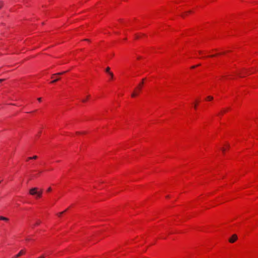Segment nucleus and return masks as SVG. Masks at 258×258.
I'll return each instance as SVG.
<instances>
[{"mask_svg": "<svg viewBox=\"0 0 258 258\" xmlns=\"http://www.w3.org/2000/svg\"><path fill=\"white\" fill-rule=\"evenodd\" d=\"M228 110V109H223L221 110V114H224L225 113H226Z\"/></svg>", "mask_w": 258, "mask_h": 258, "instance_id": "4468645a", "label": "nucleus"}, {"mask_svg": "<svg viewBox=\"0 0 258 258\" xmlns=\"http://www.w3.org/2000/svg\"><path fill=\"white\" fill-rule=\"evenodd\" d=\"M110 69L109 67H107L105 70V72L108 74H109L110 73H112L110 71Z\"/></svg>", "mask_w": 258, "mask_h": 258, "instance_id": "ddd939ff", "label": "nucleus"}, {"mask_svg": "<svg viewBox=\"0 0 258 258\" xmlns=\"http://www.w3.org/2000/svg\"><path fill=\"white\" fill-rule=\"evenodd\" d=\"M67 72V71H64V72L58 73L54 74L52 75L51 76V79H54V80L53 81H52L50 82V83L53 84V83L56 82L57 81H58V80H59L60 79L59 77L55 78V77L63 75V74H65Z\"/></svg>", "mask_w": 258, "mask_h": 258, "instance_id": "7ed1b4c3", "label": "nucleus"}, {"mask_svg": "<svg viewBox=\"0 0 258 258\" xmlns=\"http://www.w3.org/2000/svg\"><path fill=\"white\" fill-rule=\"evenodd\" d=\"M19 256H17V254H16V255L14 256L13 257H12V258H18Z\"/></svg>", "mask_w": 258, "mask_h": 258, "instance_id": "b1692460", "label": "nucleus"}, {"mask_svg": "<svg viewBox=\"0 0 258 258\" xmlns=\"http://www.w3.org/2000/svg\"><path fill=\"white\" fill-rule=\"evenodd\" d=\"M29 240V239H28V238H27V239H26V240H27V241H28Z\"/></svg>", "mask_w": 258, "mask_h": 258, "instance_id": "c85d7f7f", "label": "nucleus"}, {"mask_svg": "<svg viewBox=\"0 0 258 258\" xmlns=\"http://www.w3.org/2000/svg\"><path fill=\"white\" fill-rule=\"evenodd\" d=\"M51 190H52V188L50 187H49V188H48V189H47L46 191H47V192H50Z\"/></svg>", "mask_w": 258, "mask_h": 258, "instance_id": "6ab92c4d", "label": "nucleus"}, {"mask_svg": "<svg viewBox=\"0 0 258 258\" xmlns=\"http://www.w3.org/2000/svg\"><path fill=\"white\" fill-rule=\"evenodd\" d=\"M4 6V3L3 2H0V9H2Z\"/></svg>", "mask_w": 258, "mask_h": 258, "instance_id": "a211bd4d", "label": "nucleus"}, {"mask_svg": "<svg viewBox=\"0 0 258 258\" xmlns=\"http://www.w3.org/2000/svg\"><path fill=\"white\" fill-rule=\"evenodd\" d=\"M0 220H3L5 221H8L9 219L7 217H3V216H0Z\"/></svg>", "mask_w": 258, "mask_h": 258, "instance_id": "9d476101", "label": "nucleus"}, {"mask_svg": "<svg viewBox=\"0 0 258 258\" xmlns=\"http://www.w3.org/2000/svg\"><path fill=\"white\" fill-rule=\"evenodd\" d=\"M108 75L109 76V81H112L113 79V77H114L113 73L112 72Z\"/></svg>", "mask_w": 258, "mask_h": 258, "instance_id": "9b49d317", "label": "nucleus"}, {"mask_svg": "<svg viewBox=\"0 0 258 258\" xmlns=\"http://www.w3.org/2000/svg\"><path fill=\"white\" fill-rule=\"evenodd\" d=\"M198 103H199V101H197L196 102L195 104L194 108H195V109H197V105H198Z\"/></svg>", "mask_w": 258, "mask_h": 258, "instance_id": "2eb2a0df", "label": "nucleus"}, {"mask_svg": "<svg viewBox=\"0 0 258 258\" xmlns=\"http://www.w3.org/2000/svg\"><path fill=\"white\" fill-rule=\"evenodd\" d=\"M45 255H41L40 256L38 257V258H45Z\"/></svg>", "mask_w": 258, "mask_h": 258, "instance_id": "412c9836", "label": "nucleus"}, {"mask_svg": "<svg viewBox=\"0 0 258 258\" xmlns=\"http://www.w3.org/2000/svg\"><path fill=\"white\" fill-rule=\"evenodd\" d=\"M229 148V145H226L225 146V147H223L222 148V152L223 153H225V151L227 150V149H228Z\"/></svg>", "mask_w": 258, "mask_h": 258, "instance_id": "0eeeda50", "label": "nucleus"}, {"mask_svg": "<svg viewBox=\"0 0 258 258\" xmlns=\"http://www.w3.org/2000/svg\"><path fill=\"white\" fill-rule=\"evenodd\" d=\"M199 53H200V54H201L202 53V51H199Z\"/></svg>", "mask_w": 258, "mask_h": 258, "instance_id": "cd10ccee", "label": "nucleus"}, {"mask_svg": "<svg viewBox=\"0 0 258 258\" xmlns=\"http://www.w3.org/2000/svg\"><path fill=\"white\" fill-rule=\"evenodd\" d=\"M38 158V156L36 155L33 156V157H31V159L33 160H36Z\"/></svg>", "mask_w": 258, "mask_h": 258, "instance_id": "dca6fc26", "label": "nucleus"}, {"mask_svg": "<svg viewBox=\"0 0 258 258\" xmlns=\"http://www.w3.org/2000/svg\"><path fill=\"white\" fill-rule=\"evenodd\" d=\"M26 253V250L25 249H22L18 254L17 256H21Z\"/></svg>", "mask_w": 258, "mask_h": 258, "instance_id": "39448f33", "label": "nucleus"}, {"mask_svg": "<svg viewBox=\"0 0 258 258\" xmlns=\"http://www.w3.org/2000/svg\"><path fill=\"white\" fill-rule=\"evenodd\" d=\"M76 134H77V135H79V134H80V132H77V133H76Z\"/></svg>", "mask_w": 258, "mask_h": 258, "instance_id": "bb28decb", "label": "nucleus"}, {"mask_svg": "<svg viewBox=\"0 0 258 258\" xmlns=\"http://www.w3.org/2000/svg\"><path fill=\"white\" fill-rule=\"evenodd\" d=\"M42 172H43L42 171H39V172H38V175H38V176H39V175H40V174H41V173H42Z\"/></svg>", "mask_w": 258, "mask_h": 258, "instance_id": "5701e85b", "label": "nucleus"}, {"mask_svg": "<svg viewBox=\"0 0 258 258\" xmlns=\"http://www.w3.org/2000/svg\"><path fill=\"white\" fill-rule=\"evenodd\" d=\"M31 159H31V157H28V158H27V159H26V161H27V162H28V161H29L30 160H31Z\"/></svg>", "mask_w": 258, "mask_h": 258, "instance_id": "aec40b11", "label": "nucleus"}, {"mask_svg": "<svg viewBox=\"0 0 258 258\" xmlns=\"http://www.w3.org/2000/svg\"><path fill=\"white\" fill-rule=\"evenodd\" d=\"M219 54H213V55H208L207 57H213L214 56H217L218 55H219Z\"/></svg>", "mask_w": 258, "mask_h": 258, "instance_id": "f3484780", "label": "nucleus"}, {"mask_svg": "<svg viewBox=\"0 0 258 258\" xmlns=\"http://www.w3.org/2000/svg\"><path fill=\"white\" fill-rule=\"evenodd\" d=\"M89 97H90V95H87L85 98L82 99V102H83V103L86 102L88 100Z\"/></svg>", "mask_w": 258, "mask_h": 258, "instance_id": "6e6552de", "label": "nucleus"}, {"mask_svg": "<svg viewBox=\"0 0 258 258\" xmlns=\"http://www.w3.org/2000/svg\"><path fill=\"white\" fill-rule=\"evenodd\" d=\"M67 210H64V211H63V212L58 213L57 214V216L58 217H60L62 216V215L64 212H66L67 211Z\"/></svg>", "mask_w": 258, "mask_h": 258, "instance_id": "f8f14e48", "label": "nucleus"}, {"mask_svg": "<svg viewBox=\"0 0 258 258\" xmlns=\"http://www.w3.org/2000/svg\"><path fill=\"white\" fill-rule=\"evenodd\" d=\"M237 239V236L236 234H233L229 239V242L233 243L235 242Z\"/></svg>", "mask_w": 258, "mask_h": 258, "instance_id": "20e7f679", "label": "nucleus"}, {"mask_svg": "<svg viewBox=\"0 0 258 258\" xmlns=\"http://www.w3.org/2000/svg\"><path fill=\"white\" fill-rule=\"evenodd\" d=\"M145 80V79H143L142 81L135 88L134 92L131 95L132 97H136L140 94L143 88Z\"/></svg>", "mask_w": 258, "mask_h": 258, "instance_id": "f257e3e1", "label": "nucleus"}, {"mask_svg": "<svg viewBox=\"0 0 258 258\" xmlns=\"http://www.w3.org/2000/svg\"><path fill=\"white\" fill-rule=\"evenodd\" d=\"M197 66H194L191 67L192 69H194Z\"/></svg>", "mask_w": 258, "mask_h": 258, "instance_id": "a878e982", "label": "nucleus"}, {"mask_svg": "<svg viewBox=\"0 0 258 258\" xmlns=\"http://www.w3.org/2000/svg\"><path fill=\"white\" fill-rule=\"evenodd\" d=\"M30 195L35 196L36 199L40 198L42 196V190L37 187H33L29 190Z\"/></svg>", "mask_w": 258, "mask_h": 258, "instance_id": "f03ea898", "label": "nucleus"}, {"mask_svg": "<svg viewBox=\"0 0 258 258\" xmlns=\"http://www.w3.org/2000/svg\"><path fill=\"white\" fill-rule=\"evenodd\" d=\"M213 96H208L206 98L205 100L207 101H211L213 100Z\"/></svg>", "mask_w": 258, "mask_h": 258, "instance_id": "423d86ee", "label": "nucleus"}, {"mask_svg": "<svg viewBox=\"0 0 258 258\" xmlns=\"http://www.w3.org/2000/svg\"><path fill=\"white\" fill-rule=\"evenodd\" d=\"M225 78H226V76H222V77H221V78H220V80H223V79H225Z\"/></svg>", "mask_w": 258, "mask_h": 258, "instance_id": "4be33fe9", "label": "nucleus"}, {"mask_svg": "<svg viewBox=\"0 0 258 258\" xmlns=\"http://www.w3.org/2000/svg\"><path fill=\"white\" fill-rule=\"evenodd\" d=\"M37 100H38V101L39 102H41V98H38L37 99Z\"/></svg>", "mask_w": 258, "mask_h": 258, "instance_id": "393cba45", "label": "nucleus"}, {"mask_svg": "<svg viewBox=\"0 0 258 258\" xmlns=\"http://www.w3.org/2000/svg\"><path fill=\"white\" fill-rule=\"evenodd\" d=\"M41 221L40 220H37L35 224H34V226H37L40 224Z\"/></svg>", "mask_w": 258, "mask_h": 258, "instance_id": "1a4fd4ad", "label": "nucleus"}]
</instances>
